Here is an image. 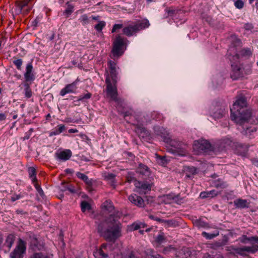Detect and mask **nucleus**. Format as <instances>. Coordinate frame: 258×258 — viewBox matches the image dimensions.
I'll return each instance as SVG.
<instances>
[{"label": "nucleus", "mask_w": 258, "mask_h": 258, "mask_svg": "<svg viewBox=\"0 0 258 258\" xmlns=\"http://www.w3.org/2000/svg\"><path fill=\"white\" fill-rule=\"evenodd\" d=\"M247 102L245 97L237 96L233 106L230 108L231 118L236 123L243 124L251 116V112L246 108Z\"/></svg>", "instance_id": "1"}, {"label": "nucleus", "mask_w": 258, "mask_h": 258, "mask_svg": "<svg viewBox=\"0 0 258 258\" xmlns=\"http://www.w3.org/2000/svg\"><path fill=\"white\" fill-rule=\"evenodd\" d=\"M106 227L103 224L98 225V231L106 241L114 242L120 235L121 224L116 219L107 220L104 222Z\"/></svg>", "instance_id": "2"}, {"label": "nucleus", "mask_w": 258, "mask_h": 258, "mask_svg": "<svg viewBox=\"0 0 258 258\" xmlns=\"http://www.w3.org/2000/svg\"><path fill=\"white\" fill-rule=\"evenodd\" d=\"M101 213L103 216V220L107 222V220H112L116 219L118 220L122 215V213L118 210H115L112 202L106 200L103 203L101 206Z\"/></svg>", "instance_id": "3"}, {"label": "nucleus", "mask_w": 258, "mask_h": 258, "mask_svg": "<svg viewBox=\"0 0 258 258\" xmlns=\"http://www.w3.org/2000/svg\"><path fill=\"white\" fill-rule=\"evenodd\" d=\"M105 83L106 84V97L111 101H114L116 103L117 106H119L122 101L121 99L118 97L117 83L111 82L109 77L106 78Z\"/></svg>", "instance_id": "4"}, {"label": "nucleus", "mask_w": 258, "mask_h": 258, "mask_svg": "<svg viewBox=\"0 0 258 258\" xmlns=\"http://www.w3.org/2000/svg\"><path fill=\"white\" fill-rule=\"evenodd\" d=\"M149 25V21L147 19H144L134 25H129L125 27L122 30L123 33L127 36H131L139 31L148 28Z\"/></svg>", "instance_id": "5"}, {"label": "nucleus", "mask_w": 258, "mask_h": 258, "mask_svg": "<svg viewBox=\"0 0 258 258\" xmlns=\"http://www.w3.org/2000/svg\"><path fill=\"white\" fill-rule=\"evenodd\" d=\"M226 250L230 253L233 251L241 256L247 255L249 253H254L258 251V244H252L250 246H243L237 247L231 245L227 247Z\"/></svg>", "instance_id": "6"}, {"label": "nucleus", "mask_w": 258, "mask_h": 258, "mask_svg": "<svg viewBox=\"0 0 258 258\" xmlns=\"http://www.w3.org/2000/svg\"><path fill=\"white\" fill-rule=\"evenodd\" d=\"M125 48V40L120 35H117L113 43L112 54L113 58L118 57L124 52Z\"/></svg>", "instance_id": "7"}, {"label": "nucleus", "mask_w": 258, "mask_h": 258, "mask_svg": "<svg viewBox=\"0 0 258 258\" xmlns=\"http://www.w3.org/2000/svg\"><path fill=\"white\" fill-rule=\"evenodd\" d=\"M193 149L197 154H201L211 150L212 146L208 141L200 140L194 142Z\"/></svg>", "instance_id": "8"}, {"label": "nucleus", "mask_w": 258, "mask_h": 258, "mask_svg": "<svg viewBox=\"0 0 258 258\" xmlns=\"http://www.w3.org/2000/svg\"><path fill=\"white\" fill-rule=\"evenodd\" d=\"M26 242L20 238L18 243L13 252L11 253L12 258H23V254L26 252Z\"/></svg>", "instance_id": "9"}, {"label": "nucleus", "mask_w": 258, "mask_h": 258, "mask_svg": "<svg viewBox=\"0 0 258 258\" xmlns=\"http://www.w3.org/2000/svg\"><path fill=\"white\" fill-rule=\"evenodd\" d=\"M109 73L106 77H109V80L112 81V83H117V72L116 63L112 60H109L107 63Z\"/></svg>", "instance_id": "10"}, {"label": "nucleus", "mask_w": 258, "mask_h": 258, "mask_svg": "<svg viewBox=\"0 0 258 258\" xmlns=\"http://www.w3.org/2000/svg\"><path fill=\"white\" fill-rule=\"evenodd\" d=\"M164 142L173 147L174 151L181 150L182 152H183V150H185V145H183L180 142L171 139L169 136L167 138H165Z\"/></svg>", "instance_id": "11"}, {"label": "nucleus", "mask_w": 258, "mask_h": 258, "mask_svg": "<svg viewBox=\"0 0 258 258\" xmlns=\"http://www.w3.org/2000/svg\"><path fill=\"white\" fill-rule=\"evenodd\" d=\"M77 80L73 82L71 84L67 85L63 88H62L59 93V95L61 96H64L66 94L68 93H75L77 90Z\"/></svg>", "instance_id": "12"}, {"label": "nucleus", "mask_w": 258, "mask_h": 258, "mask_svg": "<svg viewBox=\"0 0 258 258\" xmlns=\"http://www.w3.org/2000/svg\"><path fill=\"white\" fill-rule=\"evenodd\" d=\"M135 185L141 194H146L151 189V185L147 182H138Z\"/></svg>", "instance_id": "13"}, {"label": "nucleus", "mask_w": 258, "mask_h": 258, "mask_svg": "<svg viewBox=\"0 0 258 258\" xmlns=\"http://www.w3.org/2000/svg\"><path fill=\"white\" fill-rule=\"evenodd\" d=\"M32 63H28L26 68V72L24 74L25 82H32L35 80V75L33 71Z\"/></svg>", "instance_id": "14"}, {"label": "nucleus", "mask_w": 258, "mask_h": 258, "mask_svg": "<svg viewBox=\"0 0 258 258\" xmlns=\"http://www.w3.org/2000/svg\"><path fill=\"white\" fill-rule=\"evenodd\" d=\"M252 55V50L249 48H242L240 51L239 53L238 54L235 53L231 57H229V59L231 61L235 60L237 61L239 57V55L243 57H249Z\"/></svg>", "instance_id": "15"}, {"label": "nucleus", "mask_w": 258, "mask_h": 258, "mask_svg": "<svg viewBox=\"0 0 258 258\" xmlns=\"http://www.w3.org/2000/svg\"><path fill=\"white\" fill-rule=\"evenodd\" d=\"M225 113V109L220 106L214 107L211 111V116L215 119L222 118Z\"/></svg>", "instance_id": "16"}, {"label": "nucleus", "mask_w": 258, "mask_h": 258, "mask_svg": "<svg viewBox=\"0 0 258 258\" xmlns=\"http://www.w3.org/2000/svg\"><path fill=\"white\" fill-rule=\"evenodd\" d=\"M231 68L232 70V74L231 75V77L233 79H237L238 78L242 76V71L239 64L233 62L231 64Z\"/></svg>", "instance_id": "17"}, {"label": "nucleus", "mask_w": 258, "mask_h": 258, "mask_svg": "<svg viewBox=\"0 0 258 258\" xmlns=\"http://www.w3.org/2000/svg\"><path fill=\"white\" fill-rule=\"evenodd\" d=\"M30 0H24L22 1L17 2L16 5L19 9L21 12L28 13L30 9L31 6H29Z\"/></svg>", "instance_id": "18"}, {"label": "nucleus", "mask_w": 258, "mask_h": 258, "mask_svg": "<svg viewBox=\"0 0 258 258\" xmlns=\"http://www.w3.org/2000/svg\"><path fill=\"white\" fill-rule=\"evenodd\" d=\"M129 201L135 205H136L139 207H142L144 206V201L140 196L133 194L128 197Z\"/></svg>", "instance_id": "19"}, {"label": "nucleus", "mask_w": 258, "mask_h": 258, "mask_svg": "<svg viewBox=\"0 0 258 258\" xmlns=\"http://www.w3.org/2000/svg\"><path fill=\"white\" fill-rule=\"evenodd\" d=\"M235 153L237 154L242 156L246 155L248 150V146L247 145L237 143L235 144Z\"/></svg>", "instance_id": "20"}, {"label": "nucleus", "mask_w": 258, "mask_h": 258, "mask_svg": "<svg viewBox=\"0 0 258 258\" xmlns=\"http://www.w3.org/2000/svg\"><path fill=\"white\" fill-rule=\"evenodd\" d=\"M56 157L62 161L69 160L72 156V153L70 150H64L55 154Z\"/></svg>", "instance_id": "21"}, {"label": "nucleus", "mask_w": 258, "mask_h": 258, "mask_svg": "<svg viewBox=\"0 0 258 258\" xmlns=\"http://www.w3.org/2000/svg\"><path fill=\"white\" fill-rule=\"evenodd\" d=\"M238 240L243 244H246L248 242L254 241L256 243L255 244H258V236H251L247 237L245 235H242L241 237L238 238ZM251 244H254L251 243Z\"/></svg>", "instance_id": "22"}, {"label": "nucleus", "mask_w": 258, "mask_h": 258, "mask_svg": "<svg viewBox=\"0 0 258 258\" xmlns=\"http://www.w3.org/2000/svg\"><path fill=\"white\" fill-rule=\"evenodd\" d=\"M136 132L140 136L144 137L147 136L149 135L148 131L141 124H134Z\"/></svg>", "instance_id": "23"}, {"label": "nucleus", "mask_w": 258, "mask_h": 258, "mask_svg": "<svg viewBox=\"0 0 258 258\" xmlns=\"http://www.w3.org/2000/svg\"><path fill=\"white\" fill-rule=\"evenodd\" d=\"M28 235L29 236L30 242L32 248L34 250H36L37 249L39 250L40 249V245H38V241L36 236L32 233H29Z\"/></svg>", "instance_id": "24"}, {"label": "nucleus", "mask_w": 258, "mask_h": 258, "mask_svg": "<svg viewBox=\"0 0 258 258\" xmlns=\"http://www.w3.org/2000/svg\"><path fill=\"white\" fill-rule=\"evenodd\" d=\"M234 206L239 209L248 208L249 203L246 200L238 199L234 201Z\"/></svg>", "instance_id": "25"}, {"label": "nucleus", "mask_w": 258, "mask_h": 258, "mask_svg": "<svg viewBox=\"0 0 258 258\" xmlns=\"http://www.w3.org/2000/svg\"><path fill=\"white\" fill-rule=\"evenodd\" d=\"M76 175L78 178L83 180L86 184L88 187H91L92 186V180L89 179L87 175L80 172H77Z\"/></svg>", "instance_id": "26"}, {"label": "nucleus", "mask_w": 258, "mask_h": 258, "mask_svg": "<svg viewBox=\"0 0 258 258\" xmlns=\"http://www.w3.org/2000/svg\"><path fill=\"white\" fill-rule=\"evenodd\" d=\"M155 133L157 135L161 136L164 141L165 138H167L169 135L167 132L163 127L155 126L154 128Z\"/></svg>", "instance_id": "27"}, {"label": "nucleus", "mask_w": 258, "mask_h": 258, "mask_svg": "<svg viewBox=\"0 0 258 258\" xmlns=\"http://www.w3.org/2000/svg\"><path fill=\"white\" fill-rule=\"evenodd\" d=\"M230 40L231 41V45H232V47L230 48L228 50V53L229 56H231V51H232L231 49H234V47L239 46L241 44V41L240 39H239L235 35H232L230 37Z\"/></svg>", "instance_id": "28"}, {"label": "nucleus", "mask_w": 258, "mask_h": 258, "mask_svg": "<svg viewBox=\"0 0 258 258\" xmlns=\"http://www.w3.org/2000/svg\"><path fill=\"white\" fill-rule=\"evenodd\" d=\"M147 226L146 224L139 221L133 223L128 226V229L131 231L138 230L141 228H145Z\"/></svg>", "instance_id": "29"}, {"label": "nucleus", "mask_w": 258, "mask_h": 258, "mask_svg": "<svg viewBox=\"0 0 258 258\" xmlns=\"http://www.w3.org/2000/svg\"><path fill=\"white\" fill-rule=\"evenodd\" d=\"M169 199H172L173 202L178 204L181 205L186 202V199L184 197H181L180 195L176 196L168 195Z\"/></svg>", "instance_id": "30"}, {"label": "nucleus", "mask_w": 258, "mask_h": 258, "mask_svg": "<svg viewBox=\"0 0 258 258\" xmlns=\"http://www.w3.org/2000/svg\"><path fill=\"white\" fill-rule=\"evenodd\" d=\"M115 175L113 173H107L105 176V179L108 181V183L113 188H115Z\"/></svg>", "instance_id": "31"}, {"label": "nucleus", "mask_w": 258, "mask_h": 258, "mask_svg": "<svg viewBox=\"0 0 258 258\" xmlns=\"http://www.w3.org/2000/svg\"><path fill=\"white\" fill-rule=\"evenodd\" d=\"M138 173L143 175H148L149 173V168L143 164H140L137 169Z\"/></svg>", "instance_id": "32"}, {"label": "nucleus", "mask_w": 258, "mask_h": 258, "mask_svg": "<svg viewBox=\"0 0 258 258\" xmlns=\"http://www.w3.org/2000/svg\"><path fill=\"white\" fill-rule=\"evenodd\" d=\"M231 144L232 141L230 139L228 138L224 139L222 140H221L219 143V150L220 151H222L227 146H231Z\"/></svg>", "instance_id": "33"}, {"label": "nucleus", "mask_w": 258, "mask_h": 258, "mask_svg": "<svg viewBox=\"0 0 258 258\" xmlns=\"http://www.w3.org/2000/svg\"><path fill=\"white\" fill-rule=\"evenodd\" d=\"M31 258H53V254L44 252H35Z\"/></svg>", "instance_id": "34"}, {"label": "nucleus", "mask_w": 258, "mask_h": 258, "mask_svg": "<svg viewBox=\"0 0 258 258\" xmlns=\"http://www.w3.org/2000/svg\"><path fill=\"white\" fill-rule=\"evenodd\" d=\"M28 172L29 173V177L31 179L32 182H35V181H37V172L35 168L33 167H30L28 169Z\"/></svg>", "instance_id": "35"}, {"label": "nucleus", "mask_w": 258, "mask_h": 258, "mask_svg": "<svg viewBox=\"0 0 258 258\" xmlns=\"http://www.w3.org/2000/svg\"><path fill=\"white\" fill-rule=\"evenodd\" d=\"M24 86V94L27 98H30L32 95V90L28 82H25Z\"/></svg>", "instance_id": "36"}, {"label": "nucleus", "mask_w": 258, "mask_h": 258, "mask_svg": "<svg viewBox=\"0 0 258 258\" xmlns=\"http://www.w3.org/2000/svg\"><path fill=\"white\" fill-rule=\"evenodd\" d=\"M156 156L157 161L159 164L165 166L168 163V161L166 156H162L158 154H156Z\"/></svg>", "instance_id": "37"}, {"label": "nucleus", "mask_w": 258, "mask_h": 258, "mask_svg": "<svg viewBox=\"0 0 258 258\" xmlns=\"http://www.w3.org/2000/svg\"><path fill=\"white\" fill-rule=\"evenodd\" d=\"M94 256L95 258H107L108 254L101 250H98L94 252Z\"/></svg>", "instance_id": "38"}, {"label": "nucleus", "mask_w": 258, "mask_h": 258, "mask_svg": "<svg viewBox=\"0 0 258 258\" xmlns=\"http://www.w3.org/2000/svg\"><path fill=\"white\" fill-rule=\"evenodd\" d=\"M15 236L12 234L8 236L6 241V244L9 248H10L13 244L15 241Z\"/></svg>", "instance_id": "39"}, {"label": "nucleus", "mask_w": 258, "mask_h": 258, "mask_svg": "<svg viewBox=\"0 0 258 258\" xmlns=\"http://www.w3.org/2000/svg\"><path fill=\"white\" fill-rule=\"evenodd\" d=\"M81 208L82 211L84 213L86 210H90L91 206L87 202L83 201L81 204Z\"/></svg>", "instance_id": "40"}, {"label": "nucleus", "mask_w": 258, "mask_h": 258, "mask_svg": "<svg viewBox=\"0 0 258 258\" xmlns=\"http://www.w3.org/2000/svg\"><path fill=\"white\" fill-rule=\"evenodd\" d=\"M165 240V237L163 232H160L155 239V242L159 244L164 242Z\"/></svg>", "instance_id": "41"}, {"label": "nucleus", "mask_w": 258, "mask_h": 258, "mask_svg": "<svg viewBox=\"0 0 258 258\" xmlns=\"http://www.w3.org/2000/svg\"><path fill=\"white\" fill-rule=\"evenodd\" d=\"M79 20L83 25H85L90 22V18L86 14L82 15Z\"/></svg>", "instance_id": "42"}, {"label": "nucleus", "mask_w": 258, "mask_h": 258, "mask_svg": "<svg viewBox=\"0 0 258 258\" xmlns=\"http://www.w3.org/2000/svg\"><path fill=\"white\" fill-rule=\"evenodd\" d=\"M92 96V94L90 93H87L84 95H80L78 97V101H84L86 100L90 99Z\"/></svg>", "instance_id": "43"}, {"label": "nucleus", "mask_w": 258, "mask_h": 258, "mask_svg": "<svg viewBox=\"0 0 258 258\" xmlns=\"http://www.w3.org/2000/svg\"><path fill=\"white\" fill-rule=\"evenodd\" d=\"M13 62L18 70H21L23 64V60L22 59H15L13 60Z\"/></svg>", "instance_id": "44"}, {"label": "nucleus", "mask_w": 258, "mask_h": 258, "mask_svg": "<svg viewBox=\"0 0 258 258\" xmlns=\"http://www.w3.org/2000/svg\"><path fill=\"white\" fill-rule=\"evenodd\" d=\"M219 233H217L216 234L214 233H208L206 232H203L202 233V235L204 236V237L208 239H211L213 238L216 237L217 235H218Z\"/></svg>", "instance_id": "45"}, {"label": "nucleus", "mask_w": 258, "mask_h": 258, "mask_svg": "<svg viewBox=\"0 0 258 258\" xmlns=\"http://www.w3.org/2000/svg\"><path fill=\"white\" fill-rule=\"evenodd\" d=\"M105 26V22L104 21H100L95 26V28L98 31H101Z\"/></svg>", "instance_id": "46"}, {"label": "nucleus", "mask_w": 258, "mask_h": 258, "mask_svg": "<svg viewBox=\"0 0 258 258\" xmlns=\"http://www.w3.org/2000/svg\"><path fill=\"white\" fill-rule=\"evenodd\" d=\"M175 251V249L173 247H172L171 246H167V247H164L163 250V252L164 254H168L171 252H172V251L174 252Z\"/></svg>", "instance_id": "47"}, {"label": "nucleus", "mask_w": 258, "mask_h": 258, "mask_svg": "<svg viewBox=\"0 0 258 258\" xmlns=\"http://www.w3.org/2000/svg\"><path fill=\"white\" fill-rule=\"evenodd\" d=\"M256 131V129L255 126L247 127L246 130L245 131V134L247 135L250 136L251 133L254 132Z\"/></svg>", "instance_id": "48"}, {"label": "nucleus", "mask_w": 258, "mask_h": 258, "mask_svg": "<svg viewBox=\"0 0 258 258\" xmlns=\"http://www.w3.org/2000/svg\"><path fill=\"white\" fill-rule=\"evenodd\" d=\"M151 117L153 119L159 120L162 117V116L158 112L153 111V112L151 113Z\"/></svg>", "instance_id": "49"}, {"label": "nucleus", "mask_w": 258, "mask_h": 258, "mask_svg": "<svg viewBox=\"0 0 258 258\" xmlns=\"http://www.w3.org/2000/svg\"><path fill=\"white\" fill-rule=\"evenodd\" d=\"M74 11V7L72 5H68V7L67 8L66 10L64 11V13L66 14L67 15H70Z\"/></svg>", "instance_id": "50"}, {"label": "nucleus", "mask_w": 258, "mask_h": 258, "mask_svg": "<svg viewBox=\"0 0 258 258\" xmlns=\"http://www.w3.org/2000/svg\"><path fill=\"white\" fill-rule=\"evenodd\" d=\"M127 258H139V255L137 251H131L127 256Z\"/></svg>", "instance_id": "51"}, {"label": "nucleus", "mask_w": 258, "mask_h": 258, "mask_svg": "<svg viewBox=\"0 0 258 258\" xmlns=\"http://www.w3.org/2000/svg\"><path fill=\"white\" fill-rule=\"evenodd\" d=\"M235 6L239 9H242L243 7L244 3L242 0H237L234 3Z\"/></svg>", "instance_id": "52"}, {"label": "nucleus", "mask_w": 258, "mask_h": 258, "mask_svg": "<svg viewBox=\"0 0 258 258\" xmlns=\"http://www.w3.org/2000/svg\"><path fill=\"white\" fill-rule=\"evenodd\" d=\"M208 198H213L218 195V192L215 190L207 191Z\"/></svg>", "instance_id": "53"}, {"label": "nucleus", "mask_w": 258, "mask_h": 258, "mask_svg": "<svg viewBox=\"0 0 258 258\" xmlns=\"http://www.w3.org/2000/svg\"><path fill=\"white\" fill-rule=\"evenodd\" d=\"M123 27L122 24H115L114 25L112 29V33L115 32L117 29H121Z\"/></svg>", "instance_id": "54"}, {"label": "nucleus", "mask_w": 258, "mask_h": 258, "mask_svg": "<svg viewBox=\"0 0 258 258\" xmlns=\"http://www.w3.org/2000/svg\"><path fill=\"white\" fill-rule=\"evenodd\" d=\"M56 127L58 130V131L59 133V134L61 133L63 131H64L66 128L65 126L63 124H59L57 125V126Z\"/></svg>", "instance_id": "55"}, {"label": "nucleus", "mask_w": 258, "mask_h": 258, "mask_svg": "<svg viewBox=\"0 0 258 258\" xmlns=\"http://www.w3.org/2000/svg\"><path fill=\"white\" fill-rule=\"evenodd\" d=\"M21 198L22 196L21 195H14L11 197V201L12 202H15Z\"/></svg>", "instance_id": "56"}, {"label": "nucleus", "mask_w": 258, "mask_h": 258, "mask_svg": "<svg viewBox=\"0 0 258 258\" xmlns=\"http://www.w3.org/2000/svg\"><path fill=\"white\" fill-rule=\"evenodd\" d=\"M133 111L132 110L130 109V110H128V111H126L125 112H122V113L123 114V116L124 117H125L126 116L132 115L133 114Z\"/></svg>", "instance_id": "57"}, {"label": "nucleus", "mask_w": 258, "mask_h": 258, "mask_svg": "<svg viewBox=\"0 0 258 258\" xmlns=\"http://www.w3.org/2000/svg\"><path fill=\"white\" fill-rule=\"evenodd\" d=\"M60 134L58 132V130L57 129L56 127H55L53 131H51L50 134H49V136H55V135H59Z\"/></svg>", "instance_id": "58"}, {"label": "nucleus", "mask_w": 258, "mask_h": 258, "mask_svg": "<svg viewBox=\"0 0 258 258\" xmlns=\"http://www.w3.org/2000/svg\"><path fill=\"white\" fill-rule=\"evenodd\" d=\"M126 180L127 182H131L135 180V178L130 174H128V175L126 177Z\"/></svg>", "instance_id": "59"}, {"label": "nucleus", "mask_w": 258, "mask_h": 258, "mask_svg": "<svg viewBox=\"0 0 258 258\" xmlns=\"http://www.w3.org/2000/svg\"><path fill=\"white\" fill-rule=\"evenodd\" d=\"M16 212L18 215H28V213L27 212H25L22 209H18L16 211Z\"/></svg>", "instance_id": "60"}, {"label": "nucleus", "mask_w": 258, "mask_h": 258, "mask_svg": "<svg viewBox=\"0 0 258 258\" xmlns=\"http://www.w3.org/2000/svg\"><path fill=\"white\" fill-rule=\"evenodd\" d=\"M166 12L167 13L168 15H172L175 13V11L170 8H167L165 10Z\"/></svg>", "instance_id": "61"}, {"label": "nucleus", "mask_w": 258, "mask_h": 258, "mask_svg": "<svg viewBox=\"0 0 258 258\" xmlns=\"http://www.w3.org/2000/svg\"><path fill=\"white\" fill-rule=\"evenodd\" d=\"M6 117L7 115L6 113H0V121L5 120Z\"/></svg>", "instance_id": "62"}, {"label": "nucleus", "mask_w": 258, "mask_h": 258, "mask_svg": "<svg viewBox=\"0 0 258 258\" xmlns=\"http://www.w3.org/2000/svg\"><path fill=\"white\" fill-rule=\"evenodd\" d=\"M33 183L34 184V185L37 191L39 189L41 188L40 185L38 183L37 181H35V182H33Z\"/></svg>", "instance_id": "63"}, {"label": "nucleus", "mask_w": 258, "mask_h": 258, "mask_svg": "<svg viewBox=\"0 0 258 258\" xmlns=\"http://www.w3.org/2000/svg\"><path fill=\"white\" fill-rule=\"evenodd\" d=\"M200 197L203 199L208 198L207 191L202 192Z\"/></svg>", "instance_id": "64"}]
</instances>
